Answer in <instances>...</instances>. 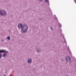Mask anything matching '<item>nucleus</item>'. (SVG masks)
Wrapping results in <instances>:
<instances>
[{"mask_svg": "<svg viewBox=\"0 0 76 76\" xmlns=\"http://www.w3.org/2000/svg\"><path fill=\"white\" fill-rule=\"evenodd\" d=\"M18 28L19 29H21V32L24 34L27 32L28 29V26L25 24H24L23 25L21 23L19 24L18 25Z\"/></svg>", "mask_w": 76, "mask_h": 76, "instance_id": "1", "label": "nucleus"}, {"mask_svg": "<svg viewBox=\"0 0 76 76\" xmlns=\"http://www.w3.org/2000/svg\"><path fill=\"white\" fill-rule=\"evenodd\" d=\"M7 14L6 12L3 10H0V15L2 16H6Z\"/></svg>", "mask_w": 76, "mask_h": 76, "instance_id": "2", "label": "nucleus"}, {"mask_svg": "<svg viewBox=\"0 0 76 76\" xmlns=\"http://www.w3.org/2000/svg\"><path fill=\"white\" fill-rule=\"evenodd\" d=\"M8 53V51L5 50H0V58L2 57V54L1 53Z\"/></svg>", "mask_w": 76, "mask_h": 76, "instance_id": "3", "label": "nucleus"}, {"mask_svg": "<svg viewBox=\"0 0 76 76\" xmlns=\"http://www.w3.org/2000/svg\"><path fill=\"white\" fill-rule=\"evenodd\" d=\"M65 60H66V61H70V58L69 56H67L65 58Z\"/></svg>", "mask_w": 76, "mask_h": 76, "instance_id": "4", "label": "nucleus"}, {"mask_svg": "<svg viewBox=\"0 0 76 76\" xmlns=\"http://www.w3.org/2000/svg\"><path fill=\"white\" fill-rule=\"evenodd\" d=\"M4 53L3 54V57H6L7 56V54H8V53H9V52H8V53L6 52H2V53Z\"/></svg>", "mask_w": 76, "mask_h": 76, "instance_id": "5", "label": "nucleus"}, {"mask_svg": "<svg viewBox=\"0 0 76 76\" xmlns=\"http://www.w3.org/2000/svg\"><path fill=\"white\" fill-rule=\"evenodd\" d=\"M28 63H32V59H29L27 61Z\"/></svg>", "mask_w": 76, "mask_h": 76, "instance_id": "6", "label": "nucleus"}, {"mask_svg": "<svg viewBox=\"0 0 76 76\" xmlns=\"http://www.w3.org/2000/svg\"><path fill=\"white\" fill-rule=\"evenodd\" d=\"M37 53H41V50L40 49L37 50Z\"/></svg>", "mask_w": 76, "mask_h": 76, "instance_id": "7", "label": "nucleus"}, {"mask_svg": "<svg viewBox=\"0 0 76 76\" xmlns=\"http://www.w3.org/2000/svg\"><path fill=\"white\" fill-rule=\"evenodd\" d=\"M7 39L8 40H10V37L9 36H8L7 37Z\"/></svg>", "mask_w": 76, "mask_h": 76, "instance_id": "8", "label": "nucleus"}, {"mask_svg": "<svg viewBox=\"0 0 76 76\" xmlns=\"http://www.w3.org/2000/svg\"><path fill=\"white\" fill-rule=\"evenodd\" d=\"M49 0H45V1L46 3H48L49 2Z\"/></svg>", "mask_w": 76, "mask_h": 76, "instance_id": "9", "label": "nucleus"}, {"mask_svg": "<svg viewBox=\"0 0 76 76\" xmlns=\"http://www.w3.org/2000/svg\"><path fill=\"white\" fill-rule=\"evenodd\" d=\"M50 29L51 30V31H53V27H50Z\"/></svg>", "mask_w": 76, "mask_h": 76, "instance_id": "10", "label": "nucleus"}, {"mask_svg": "<svg viewBox=\"0 0 76 76\" xmlns=\"http://www.w3.org/2000/svg\"><path fill=\"white\" fill-rule=\"evenodd\" d=\"M58 24L59 25V26L60 28H61V24H60V23H58Z\"/></svg>", "mask_w": 76, "mask_h": 76, "instance_id": "11", "label": "nucleus"}, {"mask_svg": "<svg viewBox=\"0 0 76 76\" xmlns=\"http://www.w3.org/2000/svg\"><path fill=\"white\" fill-rule=\"evenodd\" d=\"M61 61H64V59H61Z\"/></svg>", "mask_w": 76, "mask_h": 76, "instance_id": "12", "label": "nucleus"}, {"mask_svg": "<svg viewBox=\"0 0 76 76\" xmlns=\"http://www.w3.org/2000/svg\"><path fill=\"white\" fill-rule=\"evenodd\" d=\"M1 41L2 42H4V40H3V39H2L1 40Z\"/></svg>", "mask_w": 76, "mask_h": 76, "instance_id": "13", "label": "nucleus"}, {"mask_svg": "<svg viewBox=\"0 0 76 76\" xmlns=\"http://www.w3.org/2000/svg\"><path fill=\"white\" fill-rule=\"evenodd\" d=\"M65 42H64V43H66V40H64Z\"/></svg>", "mask_w": 76, "mask_h": 76, "instance_id": "14", "label": "nucleus"}, {"mask_svg": "<svg viewBox=\"0 0 76 76\" xmlns=\"http://www.w3.org/2000/svg\"><path fill=\"white\" fill-rule=\"evenodd\" d=\"M39 1H42V0H39Z\"/></svg>", "mask_w": 76, "mask_h": 76, "instance_id": "15", "label": "nucleus"}, {"mask_svg": "<svg viewBox=\"0 0 76 76\" xmlns=\"http://www.w3.org/2000/svg\"><path fill=\"white\" fill-rule=\"evenodd\" d=\"M10 31H11L10 30H9V32H10Z\"/></svg>", "mask_w": 76, "mask_h": 76, "instance_id": "16", "label": "nucleus"}, {"mask_svg": "<svg viewBox=\"0 0 76 76\" xmlns=\"http://www.w3.org/2000/svg\"><path fill=\"white\" fill-rule=\"evenodd\" d=\"M60 30L61 31H61H62V30H61V29H60Z\"/></svg>", "mask_w": 76, "mask_h": 76, "instance_id": "17", "label": "nucleus"}, {"mask_svg": "<svg viewBox=\"0 0 76 76\" xmlns=\"http://www.w3.org/2000/svg\"><path fill=\"white\" fill-rule=\"evenodd\" d=\"M75 0V3H76V0Z\"/></svg>", "mask_w": 76, "mask_h": 76, "instance_id": "18", "label": "nucleus"}, {"mask_svg": "<svg viewBox=\"0 0 76 76\" xmlns=\"http://www.w3.org/2000/svg\"><path fill=\"white\" fill-rule=\"evenodd\" d=\"M4 76H6V75H4Z\"/></svg>", "mask_w": 76, "mask_h": 76, "instance_id": "19", "label": "nucleus"}, {"mask_svg": "<svg viewBox=\"0 0 76 76\" xmlns=\"http://www.w3.org/2000/svg\"><path fill=\"white\" fill-rule=\"evenodd\" d=\"M56 16V15H55V16Z\"/></svg>", "mask_w": 76, "mask_h": 76, "instance_id": "20", "label": "nucleus"}]
</instances>
